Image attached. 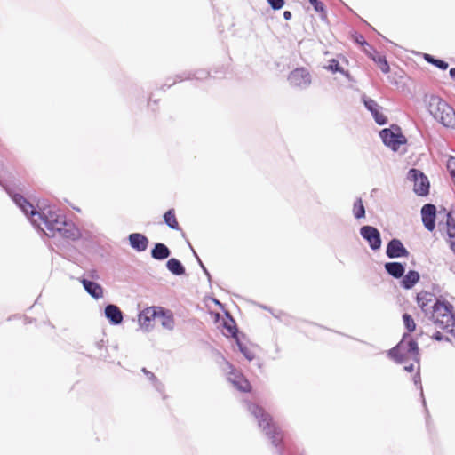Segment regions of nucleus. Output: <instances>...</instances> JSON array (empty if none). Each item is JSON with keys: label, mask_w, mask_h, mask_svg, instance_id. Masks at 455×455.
Masks as SVG:
<instances>
[{"label": "nucleus", "mask_w": 455, "mask_h": 455, "mask_svg": "<svg viewBox=\"0 0 455 455\" xmlns=\"http://www.w3.org/2000/svg\"><path fill=\"white\" fill-rule=\"evenodd\" d=\"M15 204L28 216L31 223L43 230L47 236L54 237L59 235L65 238H75L76 231L66 222L65 217L50 208H44L42 212L35 210L34 206L21 195L12 196Z\"/></svg>", "instance_id": "1"}, {"label": "nucleus", "mask_w": 455, "mask_h": 455, "mask_svg": "<svg viewBox=\"0 0 455 455\" xmlns=\"http://www.w3.org/2000/svg\"><path fill=\"white\" fill-rule=\"evenodd\" d=\"M431 308L430 319L434 324L455 336V313L453 306L447 301L437 299Z\"/></svg>", "instance_id": "2"}, {"label": "nucleus", "mask_w": 455, "mask_h": 455, "mask_svg": "<svg viewBox=\"0 0 455 455\" xmlns=\"http://www.w3.org/2000/svg\"><path fill=\"white\" fill-rule=\"evenodd\" d=\"M389 355L398 363H406L407 360L411 359L419 364L418 343L411 339L409 333L404 334L402 340L389 350Z\"/></svg>", "instance_id": "3"}, {"label": "nucleus", "mask_w": 455, "mask_h": 455, "mask_svg": "<svg viewBox=\"0 0 455 455\" xmlns=\"http://www.w3.org/2000/svg\"><path fill=\"white\" fill-rule=\"evenodd\" d=\"M247 408L248 411L258 419L259 426L263 428L266 435L272 440V443L275 446H278L282 441L283 435L280 429L272 422L271 416L266 413L261 407L254 403H249Z\"/></svg>", "instance_id": "4"}, {"label": "nucleus", "mask_w": 455, "mask_h": 455, "mask_svg": "<svg viewBox=\"0 0 455 455\" xmlns=\"http://www.w3.org/2000/svg\"><path fill=\"white\" fill-rule=\"evenodd\" d=\"M290 84L296 88L304 89L311 84L312 77L310 72L306 68H297L288 76Z\"/></svg>", "instance_id": "5"}, {"label": "nucleus", "mask_w": 455, "mask_h": 455, "mask_svg": "<svg viewBox=\"0 0 455 455\" xmlns=\"http://www.w3.org/2000/svg\"><path fill=\"white\" fill-rule=\"evenodd\" d=\"M408 179L414 181V191L417 195L426 196L428 194V180L420 171L411 169L408 172Z\"/></svg>", "instance_id": "6"}, {"label": "nucleus", "mask_w": 455, "mask_h": 455, "mask_svg": "<svg viewBox=\"0 0 455 455\" xmlns=\"http://www.w3.org/2000/svg\"><path fill=\"white\" fill-rule=\"evenodd\" d=\"M360 235L368 243L370 248L377 251L381 247V235L378 228L372 226H363L360 228Z\"/></svg>", "instance_id": "7"}, {"label": "nucleus", "mask_w": 455, "mask_h": 455, "mask_svg": "<svg viewBox=\"0 0 455 455\" xmlns=\"http://www.w3.org/2000/svg\"><path fill=\"white\" fill-rule=\"evenodd\" d=\"M379 136L383 143L394 151H397L400 146L406 141L403 135L401 133H395L390 129H383L379 132Z\"/></svg>", "instance_id": "8"}, {"label": "nucleus", "mask_w": 455, "mask_h": 455, "mask_svg": "<svg viewBox=\"0 0 455 455\" xmlns=\"http://www.w3.org/2000/svg\"><path fill=\"white\" fill-rule=\"evenodd\" d=\"M429 114H455L453 108L439 96L431 95L427 101Z\"/></svg>", "instance_id": "9"}, {"label": "nucleus", "mask_w": 455, "mask_h": 455, "mask_svg": "<svg viewBox=\"0 0 455 455\" xmlns=\"http://www.w3.org/2000/svg\"><path fill=\"white\" fill-rule=\"evenodd\" d=\"M386 254L389 259L408 257L410 252L399 239H392L387 246Z\"/></svg>", "instance_id": "10"}, {"label": "nucleus", "mask_w": 455, "mask_h": 455, "mask_svg": "<svg viewBox=\"0 0 455 455\" xmlns=\"http://www.w3.org/2000/svg\"><path fill=\"white\" fill-rule=\"evenodd\" d=\"M435 215L436 209L434 204H427L421 208L422 222L425 228L429 231H433L435 229Z\"/></svg>", "instance_id": "11"}, {"label": "nucleus", "mask_w": 455, "mask_h": 455, "mask_svg": "<svg viewBox=\"0 0 455 455\" xmlns=\"http://www.w3.org/2000/svg\"><path fill=\"white\" fill-rule=\"evenodd\" d=\"M156 309L155 307H148L139 314V324L141 328L148 331L151 322L156 321Z\"/></svg>", "instance_id": "12"}, {"label": "nucleus", "mask_w": 455, "mask_h": 455, "mask_svg": "<svg viewBox=\"0 0 455 455\" xmlns=\"http://www.w3.org/2000/svg\"><path fill=\"white\" fill-rule=\"evenodd\" d=\"M130 245L137 251H144L148 246V239L142 234L132 233L128 236Z\"/></svg>", "instance_id": "13"}, {"label": "nucleus", "mask_w": 455, "mask_h": 455, "mask_svg": "<svg viewBox=\"0 0 455 455\" xmlns=\"http://www.w3.org/2000/svg\"><path fill=\"white\" fill-rule=\"evenodd\" d=\"M81 283L84 290L94 299H98L103 297V288L99 283L89 281L87 279H81Z\"/></svg>", "instance_id": "14"}, {"label": "nucleus", "mask_w": 455, "mask_h": 455, "mask_svg": "<svg viewBox=\"0 0 455 455\" xmlns=\"http://www.w3.org/2000/svg\"><path fill=\"white\" fill-rule=\"evenodd\" d=\"M105 315L112 324H119L123 321V313L120 308L113 304H109L105 307Z\"/></svg>", "instance_id": "15"}, {"label": "nucleus", "mask_w": 455, "mask_h": 455, "mask_svg": "<svg viewBox=\"0 0 455 455\" xmlns=\"http://www.w3.org/2000/svg\"><path fill=\"white\" fill-rule=\"evenodd\" d=\"M228 380L241 391H248L250 388V383L245 379L240 373L235 372L234 371L229 372Z\"/></svg>", "instance_id": "16"}, {"label": "nucleus", "mask_w": 455, "mask_h": 455, "mask_svg": "<svg viewBox=\"0 0 455 455\" xmlns=\"http://www.w3.org/2000/svg\"><path fill=\"white\" fill-rule=\"evenodd\" d=\"M385 269L388 275L394 278H401L405 272V267L400 262H387L385 264Z\"/></svg>", "instance_id": "17"}, {"label": "nucleus", "mask_w": 455, "mask_h": 455, "mask_svg": "<svg viewBox=\"0 0 455 455\" xmlns=\"http://www.w3.org/2000/svg\"><path fill=\"white\" fill-rule=\"evenodd\" d=\"M447 235L451 251L455 254V220L451 212L446 213Z\"/></svg>", "instance_id": "18"}, {"label": "nucleus", "mask_w": 455, "mask_h": 455, "mask_svg": "<svg viewBox=\"0 0 455 455\" xmlns=\"http://www.w3.org/2000/svg\"><path fill=\"white\" fill-rule=\"evenodd\" d=\"M156 321L167 330H172L174 327V319L172 315L169 311H157L156 310Z\"/></svg>", "instance_id": "19"}, {"label": "nucleus", "mask_w": 455, "mask_h": 455, "mask_svg": "<svg viewBox=\"0 0 455 455\" xmlns=\"http://www.w3.org/2000/svg\"><path fill=\"white\" fill-rule=\"evenodd\" d=\"M170 254L171 251L169 248L162 243H156L151 251V257L157 260L165 259L170 256Z\"/></svg>", "instance_id": "20"}, {"label": "nucleus", "mask_w": 455, "mask_h": 455, "mask_svg": "<svg viewBox=\"0 0 455 455\" xmlns=\"http://www.w3.org/2000/svg\"><path fill=\"white\" fill-rule=\"evenodd\" d=\"M419 274L415 270H410L405 275H403V279L401 281V285L404 289H411L419 281Z\"/></svg>", "instance_id": "21"}, {"label": "nucleus", "mask_w": 455, "mask_h": 455, "mask_svg": "<svg viewBox=\"0 0 455 455\" xmlns=\"http://www.w3.org/2000/svg\"><path fill=\"white\" fill-rule=\"evenodd\" d=\"M323 68L332 73H340L345 76L347 79L352 80L351 75L348 71L344 70L340 67L339 62L337 59H331L327 61V64L323 66Z\"/></svg>", "instance_id": "22"}, {"label": "nucleus", "mask_w": 455, "mask_h": 455, "mask_svg": "<svg viewBox=\"0 0 455 455\" xmlns=\"http://www.w3.org/2000/svg\"><path fill=\"white\" fill-rule=\"evenodd\" d=\"M373 57L371 60L377 64L379 68L384 73L387 74L390 71L389 64L386 59V56L378 52H372Z\"/></svg>", "instance_id": "23"}, {"label": "nucleus", "mask_w": 455, "mask_h": 455, "mask_svg": "<svg viewBox=\"0 0 455 455\" xmlns=\"http://www.w3.org/2000/svg\"><path fill=\"white\" fill-rule=\"evenodd\" d=\"M166 267L170 272L176 275H181L185 273V267L181 262L174 258H172L167 261Z\"/></svg>", "instance_id": "24"}, {"label": "nucleus", "mask_w": 455, "mask_h": 455, "mask_svg": "<svg viewBox=\"0 0 455 455\" xmlns=\"http://www.w3.org/2000/svg\"><path fill=\"white\" fill-rule=\"evenodd\" d=\"M433 300V295L428 292H420L417 295V302L419 307L427 314L428 303Z\"/></svg>", "instance_id": "25"}, {"label": "nucleus", "mask_w": 455, "mask_h": 455, "mask_svg": "<svg viewBox=\"0 0 455 455\" xmlns=\"http://www.w3.org/2000/svg\"><path fill=\"white\" fill-rule=\"evenodd\" d=\"M164 220L165 224L170 227L172 229L178 230L179 229V223L177 221V219L175 217V212L173 209L168 210L164 214Z\"/></svg>", "instance_id": "26"}, {"label": "nucleus", "mask_w": 455, "mask_h": 455, "mask_svg": "<svg viewBox=\"0 0 455 455\" xmlns=\"http://www.w3.org/2000/svg\"><path fill=\"white\" fill-rule=\"evenodd\" d=\"M353 213L355 219H361L365 216V209L361 198H357L353 205Z\"/></svg>", "instance_id": "27"}, {"label": "nucleus", "mask_w": 455, "mask_h": 455, "mask_svg": "<svg viewBox=\"0 0 455 455\" xmlns=\"http://www.w3.org/2000/svg\"><path fill=\"white\" fill-rule=\"evenodd\" d=\"M437 117V116H434ZM439 122L445 127L455 129V116H438Z\"/></svg>", "instance_id": "28"}, {"label": "nucleus", "mask_w": 455, "mask_h": 455, "mask_svg": "<svg viewBox=\"0 0 455 455\" xmlns=\"http://www.w3.org/2000/svg\"><path fill=\"white\" fill-rule=\"evenodd\" d=\"M425 60L427 62L435 65V67H437V68H441L443 70H445L448 68V63H446L443 60L435 59L433 56H431L429 54H425Z\"/></svg>", "instance_id": "29"}, {"label": "nucleus", "mask_w": 455, "mask_h": 455, "mask_svg": "<svg viewBox=\"0 0 455 455\" xmlns=\"http://www.w3.org/2000/svg\"><path fill=\"white\" fill-rule=\"evenodd\" d=\"M363 101L366 108L371 112V114H379V111L380 108L375 100L371 99H364Z\"/></svg>", "instance_id": "30"}, {"label": "nucleus", "mask_w": 455, "mask_h": 455, "mask_svg": "<svg viewBox=\"0 0 455 455\" xmlns=\"http://www.w3.org/2000/svg\"><path fill=\"white\" fill-rule=\"evenodd\" d=\"M403 320L405 328L408 330L409 332H412L415 331L416 324L414 323V320L409 314H403Z\"/></svg>", "instance_id": "31"}, {"label": "nucleus", "mask_w": 455, "mask_h": 455, "mask_svg": "<svg viewBox=\"0 0 455 455\" xmlns=\"http://www.w3.org/2000/svg\"><path fill=\"white\" fill-rule=\"evenodd\" d=\"M236 343L238 345L240 352L247 358L249 361L254 359V354L243 344H242L239 339L236 338Z\"/></svg>", "instance_id": "32"}, {"label": "nucleus", "mask_w": 455, "mask_h": 455, "mask_svg": "<svg viewBox=\"0 0 455 455\" xmlns=\"http://www.w3.org/2000/svg\"><path fill=\"white\" fill-rule=\"evenodd\" d=\"M224 327L226 328V330L228 331V333L234 337V338H237L236 335H237V329L235 327V322L233 320V318L230 317L229 319V322H225L224 323Z\"/></svg>", "instance_id": "33"}, {"label": "nucleus", "mask_w": 455, "mask_h": 455, "mask_svg": "<svg viewBox=\"0 0 455 455\" xmlns=\"http://www.w3.org/2000/svg\"><path fill=\"white\" fill-rule=\"evenodd\" d=\"M309 3L314 6V9L318 12H324V4L319 0H308Z\"/></svg>", "instance_id": "34"}, {"label": "nucleus", "mask_w": 455, "mask_h": 455, "mask_svg": "<svg viewBox=\"0 0 455 455\" xmlns=\"http://www.w3.org/2000/svg\"><path fill=\"white\" fill-rule=\"evenodd\" d=\"M267 2L275 10L281 9L284 4V0H267Z\"/></svg>", "instance_id": "35"}, {"label": "nucleus", "mask_w": 455, "mask_h": 455, "mask_svg": "<svg viewBox=\"0 0 455 455\" xmlns=\"http://www.w3.org/2000/svg\"><path fill=\"white\" fill-rule=\"evenodd\" d=\"M363 52L366 53V55L371 59L373 57L372 52H378L375 49H373L370 44L369 46H363Z\"/></svg>", "instance_id": "36"}, {"label": "nucleus", "mask_w": 455, "mask_h": 455, "mask_svg": "<svg viewBox=\"0 0 455 455\" xmlns=\"http://www.w3.org/2000/svg\"><path fill=\"white\" fill-rule=\"evenodd\" d=\"M355 42L360 44L362 47L363 46H369V44L365 41L364 37L361 35L359 36H356L355 38Z\"/></svg>", "instance_id": "37"}, {"label": "nucleus", "mask_w": 455, "mask_h": 455, "mask_svg": "<svg viewBox=\"0 0 455 455\" xmlns=\"http://www.w3.org/2000/svg\"><path fill=\"white\" fill-rule=\"evenodd\" d=\"M376 123L379 124H386L387 117L386 116H373Z\"/></svg>", "instance_id": "38"}, {"label": "nucleus", "mask_w": 455, "mask_h": 455, "mask_svg": "<svg viewBox=\"0 0 455 455\" xmlns=\"http://www.w3.org/2000/svg\"><path fill=\"white\" fill-rule=\"evenodd\" d=\"M433 339H435V340L441 341V340L443 339V335L440 331H436L433 335Z\"/></svg>", "instance_id": "39"}, {"label": "nucleus", "mask_w": 455, "mask_h": 455, "mask_svg": "<svg viewBox=\"0 0 455 455\" xmlns=\"http://www.w3.org/2000/svg\"><path fill=\"white\" fill-rule=\"evenodd\" d=\"M404 370L408 372H412L414 371V364L410 363L409 365H405Z\"/></svg>", "instance_id": "40"}, {"label": "nucleus", "mask_w": 455, "mask_h": 455, "mask_svg": "<svg viewBox=\"0 0 455 455\" xmlns=\"http://www.w3.org/2000/svg\"><path fill=\"white\" fill-rule=\"evenodd\" d=\"M283 18L286 20H289L291 19V12L290 11H285L283 12Z\"/></svg>", "instance_id": "41"}, {"label": "nucleus", "mask_w": 455, "mask_h": 455, "mask_svg": "<svg viewBox=\"0 0 455 455\" xmlns=\"http://www.w3.org/2000/svg\"><path fill=\"white\" fill-rule=\"evenodd\" d=\"M413 381L415 384H418L419 382H420V376H419V372H417V374L414 376Z\"/></svg>", "instance_id": "42"}, {"label": "nucleus", "mask_w": 455, "mask_h": 455, "mask_svg": "<svg viewBox=\"0 0 455 455\" xmlns=\"http://www.w3.org/2000/svg\"><path fill=\"white\" fill-rule=\"evenodd\" d=\"M449 73H450V76H451L453 79H455V68H451Z\"/></svg>", "instance_id": "43"}, {"label": "nucleus", "mask_w": 455, "mask_h": 455, "mask_svg": "<svg viewBox=\"0 0 455 455\" xmlns=\"http://www.w3.org/2000/svg\"><path fill=\"white\" fill-rule=\"evenodd\" d=\"M202 268H203L204 272L205 273V275L210 278V274L204 265H202Z\"/></svg>", "instance_id": "44"}, {"label": "nucleus", "mask_w": 455, "mask_h": 455, "mask_svg": "<svg viewBox=\"0 0 455 455\" xmlns=\"http://www.w3.org/2000/svg\"><path fill=\"white\" fill-rule=\"evenodd\" d=\"M147 376H148L150 379H152V380L156 379V376H155L152 372H150L149 374H147Z\"/></svg>", "instance_id": "45"}, {"label": "nucleus", "mask_w": 455, "mask_h": 455, "mask_svg": "<svg viewBox=\"0 0 455 455\" xmlns=\"http://www.w3.org/2000/svg\"><path fill=\"white\" fill-rule=\"evenodd\" d=\"M142 371L147 375L149 374L150 371H147L145 368L142 369Z\"/></svg>", "instance_id": "46"}, {"label": "nucleus", "mask_w": 455, "mask_h": 455, "mask_svg": "<svg viewBox=\"0 0 455 455\" xmlns=\"http://www.w3.org/2000/svg\"><path fill=\"white\" fill-rule=\"evenodd\" d=\"M197 259H198L199 265L202 267V265H204V264L202 263V261L200 260V259L198 257H197Z\"/></svg>", "instance_id": "47"}, {"label": "nucleus", "mask_w": 455, "mask_h": 455, "mask_svg": "<svg viewBox=\"0 0 455 455\" xmlns=\"http://www.w3.org/2000/svg\"><path fill=\"white\" fill-rule=\"evenodd\" d=\"M422 390H423V387H420L421 395H423V391Z\"/></svg>", "instance_id": "48"}]
</instances>
